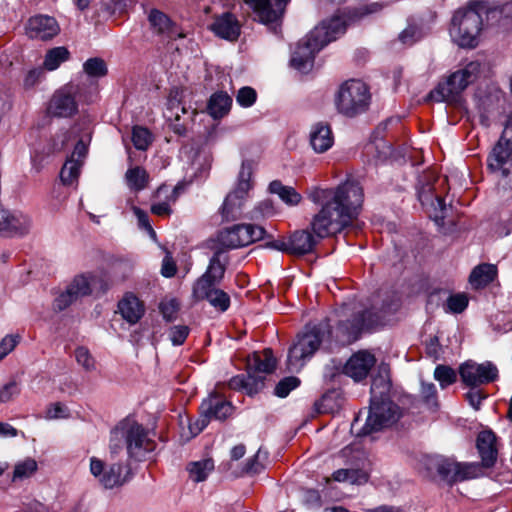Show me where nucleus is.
Instances as JSON below:
<instances>
[{
  "label": "nucleus",
  "instance_id": "nucleus-1",
  "mask_svg": "<svg viewBox=\"0 0 512 512\" xmlns=\"http://www.w3.org/2000/svg\"><path fill=\"white\" fill-rule=\"evenodd\" d=\"M336 327L332 330L328 319L318 323H309L297 335L296 341L289 348L287 368L289 371H299L322 345L333 339L341 345L356 341L364 329L371 328L379 317L370 310H355L344 305L338 312Z\"/></svg>",
  "mask_w": 512,
  "mask_h": 512
},
{
  "label": "nucleus",
  "instance_id": "nucleus-2",
  "mask_svg": "<svg viewBox=\"0 0 512 512\" xmlns=\"http://www.w3.org/2000/svg\"><path fill=\"white\" fill-rule=\"evenodd\" d=\"M363 198V189L356 181H346L335 189H314L309 199L321 208L310 224L313 233L325 238L341 232L358 216Z\"/></svg>",
  "mask_w": 512,
  "mask_h": 512
},
{
  "label": "nucleus",
  "instance_id": "nucleus-3",
  "mask_svg": "<svg viewBox=\"0 0 512 512\" xmlns=\"http://www.w3.org/2000/svg\"><path fill=\"white\" fill-rule=\"evenodd\" d=\"M345 31L346 22L339 16L323 21L300 40L292 54L291 66L303 73L309 71L313 66L315 55Z\"/></svg>",
  "mask_w": 512,
  "mask_h": 512
},
{
  "label": "nucleus",
  "instance_id": "nucleus-4",
  "mask_svg": "<svg viewBox=\"0 0 512 512\" xmlns=\"http://www.w3.org/2000/svg\"><path fill=\"white\" fill-rule=\"evenodd\" d=\"M488 13L484 1L472 0L457 10L452 18L450 35L462 48H474L479 44L483 15Z\"/></svg>",
  "mask_w": 512,
  "mask_h": 512
},
{
  "label": "nucleus",
  "instance_id": "nucleus-5",
  "mask_svg": "<svg viewBox=\"0 0 512 512\" xmlns=\"http://www.w3.org/2000/svg\"><path fill=\"white\" fill-rule=\"evenodd\" d=\"M126 447L129 458L141 460L152 452L155 443L148 437L147 430L134 419L126 418L111 431L109 449L116 455Z\"/></svg>",
  "mask_w": 512,
  "mask_h": 512
},
{
  "label": "nucleus",
  "instance_id": "nucleus-6",
  "mask_svg": "<svg viewBox=\"0 0 512 512\" xmlns=\"http://www.w3.org/2000/svg\"><path fill=\"white\" fill-rule=\"evenodd\" d=\"M276 368V360L270 349L263 352H254L248 356L246 362V375H237L230 379L229 387L234 390H243L248 395L258 393L263 389L266 376Z\"/></svg>",
  "mask_w": 512,
  "mask_h": 512
},
{
  "label": "nucleus",
  "instance_id": "nucleus-7",
  "mask_svg": "<svg viewBox=\"0 0 512 512\" xmlns=\"http://www.w3.org/2000/svg\"><path fill=\"white\" fill-rule=\"evenodd\" d=\"M253 169L254 164L252 161L245 160L242 162L241 169L237 178L236 187L226 196L219 210L222 216V221H234L241 216L244 204L249 198L250 191L253 187Z\"/></svg>",
  "mask_w": 512,
  "mask_h": 512
},
{
  "label": "nucleus",
  "instance_id": "nucleus-8",
  "mask_svg": "<svg viewBox=\"0 0 512 512\" xmlns=\"http://www.w3.org/2000/svg\"><path fill=\"white\" fill-rule=\"evenodd\" d=\"M335 103L338 112L345 116L354 117L363 113L370 103L368 87L361 80H348L340 86Z\"/></svg>",
  "mask_w": 512,
  "mask_h": 512
},
{
  "label": "nucleus",
  "instance_id": "nucleus-9",
  "mask_svg": "<svg viewBox=\"0 0 512 512\" xmlns=\"http://www.w3.org/2000/svg\"><path fill=\"white\" fill-rule=\"evenodd\" d=\"M480 67L481 64L477 61L469 62L463 68L452 73L445 83L431 91L429 97L437 102L455 101L457 96L477 79Z\"/></svg>",
  "mask_w": 512,
  "mask_h": 512
},
{
  "label": "nucleus",
  "instance_id": "nucleus-10",
  "mask_svg": "<svg viewBox=\"0 0 512 512\" xmlns=\"http://www.w3.org/2000/svg\"><path fill=\"white\" fill-rule=\"evenodd\" d=\"M400 416L399 407L390 399L370 401L369 414L358 435H368L394 424Z\"/></svg>",
  "mask_w": 512,
  "mask_h": 512
},
{
  "label": "nucleus",
  "instance_id": "nucleus-11",
  "mask_svg": "<svg viewBox=\"0 0 512 512\" xmlns=\"http://www.w3.org/2000/svg\"><path fill=\"white\" fill-rule=\"evenodd\" d=\"M90 472L105 489L123 486L131 479V470L121 463L106 464L97 457L90 458Z\"/></svg>",
  "mask_w": 512,
  "mask_h": 512
},
{
  "label": "nucleus",
  "instance_id": "nucleus-12",
  "mask_svg": "<svg viewBox=\"0 0 512 512\" xmlns=\"http://www.w3.org/2000/svg\"><path fill=\"white\" fill-rule=\"evenodd\" d=\"M265 233V229L261 226L236 224L221 230L217 239L221 246L228 249H236L262 240Z\"/></svg>",
  "mask_w": 512,
  "mask_h": 512
},
{
  "label": "nucleus",
  "instance_id": "nucleus-13",
  "mask_svg": "<svg viewBox=\"0 0 512 512\" xmlns=\"http://www.w3.org/2000/svg\"><path fill=\"white\" fill-rule=\"evenodd\" d=\"M233 406L222 395L211 393L200 405V419L190 426L194 434L200 433L212 420H224L232 414Z\"/></svg>",
  "mask_w": 512,
  "mask_h": 512
},
{
  "label": "nucleus",
  "instance_id": "nucleus-14",
  "mask_svg": "<svg viewBox=\"0 0 512 512\" xmlns=\"http://www.w3.org/2000/svg\"><path fill=\"white\" fill-rule=\"evenodd\" d=\"M461 381L469 388H479L494 382L498 378V369L490 361L477 363L468 360L459 367Z\"/></svg>",
  "mask_w": 512,
  "mask_h": 512
},
{
  "label": "nucleus",
  "instance_id": "nucleus-15",
  "mask_svg": "<svg viewBox=\"0 0 512 512\" xmlns=\"http://www.w3.org/2000/svg\"><path fill=\"white\" fill-rule=\"evenodd\" d=\"M487 166L512 184V141L502 136L488 155Z\"/></svg>",
  "mask_w": 512,
  "mask_h": 512
},
{
  "label": "nucleus",
  "instance_id": "nucleus-16",
  "mask_svg": "<svg viewBox=\"0 0 512 512\" xmlns=\"http://www.w3.org/2000/svg\"><path fill=\"white\" fill-rule=\"evenodd\" d=\"M31 218L21 211H10L0 205V236L15 237L29 233Z\"/></svg>",
  "mask_w": 512,
  "mask_h": 512
},
{
  "label": "nucleus",
  "instance_id": "nucleus-17",
  "mask_svg": "<svg viewBox=\"0 0 512 512\" xmlns=\"http://www.w3.org/2000/svg\"><path fill=\"white\" fill-rule=\"evenodd\" d=\"M25 32L30 39L47 41L59 34L60 26L54 17L37 14L27 20Z\"/></svg>",
  "mask_w": 512,
  "mask_h": 512
},
{
  "label": "nucleus",
  "instance_id": "nucleus-18",
  "mask_svg": "<svg viewBox=\"0 0 512 512\" xmlns=\"http://www.w3.org/2000/svg\"><path fill=\"white\" fill-rule=\"evenodd\" d=\"M228 261V256L223 250H216L210 258L206 271L197 279L193 288H204L219 285L224 278Z\"/></svg>",
  "mask_w": 512,
  "mask_h": 512
},
{
  "label": "nucleus",
  "instance_id": "nucleus-19",
  "mask_svg": "<svg viewBox=\"0 0 512 512\" xmlns=\"http://www.w3.org/2000/svg\"><path fill=\"white\" fill-rule=\"evenodd\" d=\"M263 24L277 22L284 14L290 0H244Z\"/></svg>",
  "mask_w": 512,
  "mask_h": 512
},
{
  "label": "nucleus",
  "instance_id": "nucleus-20",
  "mask_svg": "<svg viewBox=\"0 0 512 512\" xmlns=\"http://www.w3.org/2000/svg\"><path fill=\"white\" fill-rule=\"evenodd\" d=\"M147 19L151 30L158 36L168 40L184 37L169 16L156 8H152L147 12Z\"/></svg>",
  "mask_w": 512,
  "mask_h": 512
},
{
  "label": "nucleus",
  "instance_id": "nucleus-21",
  "mask_svg": "<svg viewBox=\"0 0 512 512\" xmlns=\"http://www.w3.org/2000/svg\"><path fill=\"white\" fill-rule=\"evenodd\" d=\"M209 29L217 37L233 42L240 36L241 24L234 14L225 12L214 17Z\"/></svg>",
  "mask_w": 512,
  "mask_h": 512
},
{
  "label": "nucleus",
  "instance_id": "nucleus-22",
  "mask_svg": "<svg viewBox=\"0 0 512 512\" xmlns=\"http://www.w3.org/2000/svg\"><path fill=\"white\" fill-rule=\"evenodd\" d=\"M78 105L71 88L65 87L58 90L50 100L48 111L52 116L70 117L77 112Z\"/></svg>",
  "mask_w": 512,
  "mask_h": 512
},
{
  "label": "nucleus",
  "instance_id": "nucleus-23",
  "mask_svg": "<svg viewBox=\"0 0 512 512\" xmlns=\"http://www.w3.org/2000/svg\"><path fill=\"white\" fill-rule=\"evenodd\" d=\"M374 364L375 357L369 352L361 351L354 354L347 361L344 366V373L355 381H360L366 378Z\"/></svg>",
  "mask_w": 512,
  "mask_h": 512
},
{
  "label": "nucleus",
  "instance_id": "nucleus-24",
  "mask_svg": "<svg viewBox=\"0 0 512 512\" xmlns=\"http://www.w3.org/2000/svg\"><path fill=\"white\" fill-rule=\"evenodd\" d=\"M497 437L491 430H483L477 436L476 447L484 467H492L496 463L498 449Z\"/></svg>",
  "mask_w": 512,
  "mask_h": 512
},
{
  "label": "nucleus",
  "instance_id": "nucleus-25",
  "mask_svg": "<svg viewBox=\"0 0 512 512\" xmlns=\"http://www.w3.org/2000/svg\"><path fill=\"white\" fill-rule=\"evenodd\" d=\"M193 296L197 300H207L220 312H225L230 307V296L217 286L193 288Z\"/></svg>",
  "mask_w": 512,
  "mask_h": 512
},
{
  "label": "nucleus",
  "instance_id": "nucleus-26",
  "mask_svg": "<svg viewBox=\"0 0 512 512\" xmlns=\"http://www.w3.org/2000/svg\"><path fill=\"white\" fill-rule=\"evenodd\" d=\"M418 198L422 205L430 204L434 209L433 218L440 224L445 218L446 205L444 199L435 194V187L430 182L423 184L418 190Z\"/></svg>",
  "mask_w": 512,
  "mask_h": 512
},
{
  "label": "nucleus",
  "instance_id": "nucleus-27",
  "mask_svg": "<svg viewBox=\"0 0 512 512\" xmlns=\"http://www.w3.org/2000/svg\"><path fill=\"white\" fill-rule=\"evenodd\" d=\"M309 138L311 147L316 153L326 152L334 143L330 125L323 122H318L311 127Z\"/></svg>",
  "mask_w": 512,
  "mask_h": 512
},
{
  "label": "nucleus",
  "instance_id": "nucleus-28",
  "mask_svg": "<svg viewBox=\"0 0 512 512\" xmlns=\"http://www.w3.org/2000/svg\"><path fill=\"white\" fill-rule=\"evenodd\" d=\"M122 317L130 324L137 323L144 314L141 301L132 294H127L118 304Z\"/></svg>",
  "mask_w": 512,
  "mask_h": 512
},
{
  "label": "nucleus",
  "instance_id": "nucleus-29",
  "mask_svg": "<svg viewBox=\"0 0 512 512\" xmlns=\"http://www.w3.org/2000/svg\"><path fill=\"white\" fill-rule=\"evenodd\" d=\"M316 240L307 230L295 231L289 236L290 254L305 255L313 251Z\"/></svg>",
  "mask_w": 512,
  "mask_h": 512
},
{
  "label": "nucleus",
  "instance_id": "nucleus-30",
  "mask_svg": "<svg viewBox=\"0 0 512 512\" xmlns=\"http://www.w3.org/2000/svg\"><path fill=\"white\" fill-rule=\"evenodd\" d=\"M391 382L388 369L380 367L371 384V401L390 399Z\"/></svg>",
  "mask_w": 512,
  "mask_h": 512
},
{
  "label": "nucleus",
  "instance_id": "nucleus-31",
  "mask_svg": "<svg viewBox=\"0 0 512 512\" xmlns=\"http://www.w3.org/2000/svg\"><path fill=\"white\" fill-rule=\"evenodd\" d=\"M97 281L98 276L94 273L79 274L72 279L66 289L73 292V295L80 299L92 293L93 286Z\"/></svg>",
  "mask_w": 512,
  "mask_h": 512
},
{
  "label": "nucleus",
  "instance_id": "nucleus-32",
  "mask_svg": "<svg viewBox=\"0 0 512 512\" xmlns=\"http://www.w3.org/2000/svg\"><path fill=\"white\" fill-rule=\"evenodd\" d=\"M214 468V460L208 457L189 462L186 466V471L191 481L199 483L205 481L214 471Z\"/></svg>",
  "mask_w": 512,
  "mask_h": 512
},
{
  "label": "nucleus",
  "instance_id": "nucleus-33",
  "mask_svg": "<svg viewBox=\"0 0 512 512\" xmlns=\"http://www.w3.org/2000/svg\"><path fill=\"white\" fill-rule=\"evenodd\" d=\"M231 105L232 98L226 92L220 91L211 95L207 110L214 119H219L230 111Z\"/></svg>",
  "mask_w": 512,
  "mask_h": 512
},
{
  "label": "nucleus",
  "instance_id": "nucleus-34",
  "mask_svg": "<svg viewBox=\"0 0 512 512\" xmlns=\"http://www.w3.org/2000/svg\"><path fill=\"white\" fill-rule=\"evenodd\" d=\"M496 276V267L491 264H481L475 267L469 277L470 284L478 289L491 283Z\"/></svg>",
  "mask_w": 512,
  "mask_h": 512
},
{
  "label": "nucleus",
  "instance_id": "nucleus-35",
  "mask_svg": "<svg viewBox=\"0 0 512 512\" xmlns=\"http://www.w3.org/2000/svg\"><path fill=\"white\" fill-rule=\"evenodd\" d=\"M127 186L134 191L145 189L149 182V174L141 166L130 167L125 173Z\"/></svg>",
  "mask_w": 512,
  "mask_h": 512
},
{
  "label": "nucleus",
  "instance_id": "nucleus-36",
  "mask_svg": "<svg viewBox=\"0 0 512 512\" xmlns=\"http://www.w3.org/2000/svg\"><path fill=\"white\" fill-rule=\"evenodd\" d=\"M269 191L279 196L287 205H297L300 203L301 195L291 186H285L280 181L274 180L269 185Z\"/></svg>",
  "mask_w": 512,
  "mask_h": 512
},
{
  "label": "nucleus",
  "instance_id": "nucleus-37",
  "mask_svg": "<svg viewBox=\"0 0 512 512\" xmlns=\"http://www.w3.org/2000/svg\"><path fill=\"white\" fill-rule=\"evenodd\" d=\"M70 52L66 47L59 46L50 49L44 59V68L53 71L57 69L63 62L69 59Z\"/></svg>",
  "mask_w": 512,
  "mask_h": 512
},
{
  "label": "nucleus",
  "instance_id": "nucleus-38",
  "mask_svg": "<svg viewBox=\"0 0 512 512\" xmlns=\"http://www.w3.org/2000/svg\"><path fill=\"white\" fill-rule=\"evenodd\" d=\"M332 476L335 481L358 485L366 483L368 480L367 474L358 469H339Z\"/></svg>",
  "mask_w": 512,
  "mask_h": 512
},
{
  "label": "nucleus",
  "instance_id": "nucleus-39",
  "mask_svg": "<svg viewBox=\"0 0 512 512\" xmlns=\"http://www.w3.org/2000/svg\"><path fill=\"white\" fill-rule=\"evenodd\" d=\"M81 166L82 162L80 160L70 157L60 171L61 181L66 185L72 184L78 178Z\"/></svg>",
  "mask_w": 512,
  "mask_h": 512
},
{
  "label": "nucleus",
  "instance_id": "nucleus-40",
  "mask_svg": "<svg viewBox=\"0 0 512 512\" xmlns=\"http://www.w3.org/2000/svg\"><path fill=\"white\" fill-rule=\"evenodd\" d=\"M438 474L446 481L457 482L459 463L450 459H440L436 463Z\"/></svg>",
  "mask_w": 512,
  "mask_h": 512
},
{
  "label": "nucleus",
  "instance_id": "nucleus-41",
  "mask_svg": "<svg viewBox=\"0 0 512 512\" xmlns=\"http://www.w3.org/2000/svg\"><path fill=\"white\" fill-rule=\"evenodd\" d=\"M37 470V462L32 458H26L16 463L13 472V481H19L31 477Z\"/></svg>",
  "mask_w": 512,
  "mask_h": 512
},
{
  "label": "nucleus",
  "instance_id": "nucleus-42",
  "mask_svg": "<svg viewBox=\"0 0 512 512\" xmlns=\"http://www.w3.org/2000/svg\"><path fill=\"white\" fill-rule=\"evenodd\" d=\"M434 378L442 389L452 385L457 380V374L453 368L447 365H437L434 370Z\"/></svg>",
  "mask_w": 512,
  "mask_h": 512
},
{
  "label": "nucleus",
  "instance_id": "nucleus-43",
  "mask_svg": "<svg viewBox=\"0 0 512 512\" xmlns=\"http://www.w3.org/2000/svg\"><path fill=\"white\" fill-rule=\"evenodd\" d=\"M83 70L88 76L96 78L103 77L108 72L105 61L98 57L88 59L83 64Z\"/></svg>",
  "mask_w": 512,
  "mask_h": 512
},
{
  "label": "nucleus",
  "instance_id": "nucleus-44",
  "mask_svg": "<svg viewBox=\"0 0 512 512\" xmlns=\"http://www.w3.org/2000/svg\"><path fill=\"white\" fill-rule=\"evenodd\" d=\"M132 142L136 149L146 150L152 142V135L147 128L135 126L132 130Z\"/></svg>",
  "mask_w": 512,
  "mask_h": 512
},
{
  "label": "nucleus",
  "instance_id": "nucleus-45",
  "mask_svg": "<svg viewBox=\"0 0 512 512\" xmlns=\"http://www.w3.org/2000/svg\"><path fill=\"white\" fill-rule=\"evenodd\" d=\"M76 362L86 371L93 372L96 370V361L90 351L84 347L79 346L74 352Z\"/></svg>",
  "mask_w": 512,
  "mask_h": 512
},
{
  "label": "nucleus",
  "instance_id": "nucleus-46",
  "mask_svg": "<svg viewBox=\"0 0 512 512\" xmlns=\"http://www.w3.org/2000/svg\"><path fill=\"white\" fill-rule=\"evenodd\" d=\"M424 36L423 29L416 24H408V26L399 34V40L404 45H413Z\"/></svg>",
  "mask_w": 512,
  "mask_h": 512
},
{
  "label": "nucleus",
  "instance_id": "nucleus-47",
  "mask_svg": "<svg viewBox=\"0 0 512 512\" xmlns=\"http://www.w3.org/2000/svg\"><path fill=\"white\" fill-rule=\"evenodd\" d=\"M300 385V380L295 376L285 377L275 386L274 393L276 396L284 398L292 390Z\"/></svg>",
  "mask_w": 512,
  "mask_h": 512
},
{
  "label": "nucleus",
  "instance_id": "nucleus-48",
  "mask_svg": "<svg viewBox=\"0 0 512 512\" xmlns=\"http://www.w3.org/2000/svg\"><path fill=\"white\" fill-rule=\"evenodd\" d=\"M481 473V467L476 463H459L457 482L476 478Z\"/></svg>",
  "mask_w": 512,
  "mask_h": 512
},
{
  "label": "nucleus",
  "instance_id": "nucleus-49",
  "mask_svg": "<svg viewBox=\"0 0 512 512\" xmlns=\"http://www.w3.org/2000/svg\"><path fill=\"white\" fill-rule=\"evenodd\" d=\"M447 308L452 313H461L468 306V298L465 294L451 295L447 299Z\"/></svg>",
  "mask_w": 512,
  "mask_h": 512
},
{
  "label": "nucleus",
  "instance_id": "nucleus-50",
  "mask_svg": "<svg viewBox=\"0 0 512 512\" xmlns=\"http://www.w3.org/2000/svg\"><path fill=\"white\" fill-rule=\"evenodd\" d=\"M190 329L186 325H175L169 330V339L175 346L182 345L187 336L189 335Z\"/></svg>",
  "mask_w": 512,
  "mask_h": 512
},
{
  "label": "nucleus",
  "instance_id": "nucleus-51",
  "mask_svg": "<svg viewBox=\"0 0 512 512\" xmlns=\"http://www.w3.org/2000/svg\"><path fill=\"white\" fill-rule=\"evenodd\" d=\"M256 98V91L251 87H242L236 95V101L242 107L252 106L255 103Z\"/></svg>",
  "mask_w": 512,
  "mask_h": 512
},
{
  "label": "nucleus",
  "instance_id": "nucleus-52",
  "mask_svg": "<svg viewBox=\"0 0 512 512\" xmlns=\"http://www.w3.org/2000/svg\"><path fill=\"white\" fill-rule=\"evenodd\" d=\"M132 210H133L134 215L137 218L139 228L147 231L148 234L150 235V237L155 239L156 233L150 224L148 214L144 210H142L136 206H133Z\"/></svg>",
  "mask_w": 512,
  "mask_h": 512
},
{
  "label": "nucleus",
  "instance_id": "nucleus-53",
  "mask_svg": "<svg viewBox=\"0 0 512 512\" xmlns=\"http://www.w3.org/2000/svg\"><path fill=\"white\" fill-rule=\"evenodd\" d=\"M19 393V384L15 380L9 381L0 388V403L11 401Z\"/></svg>",
  "mask_w": 512,
  "mask_h": 512
},
{
  "label": "nucleus",
  "instance_id": "nucleus-54",
  "mask_svg": "<svg viewBox=\"0 0 512 512\" xmlns=\"http://www.w3.org/2000/svg\"><path fill=\"white\" fill-rule=\"evenodd\" d=\"M77 300L78 298L73 295V292L69 291L68 289H65V291H63L54 300L53 308L56 311H63Z\"/></svg>",
  "mask_w": 512,
  "mask_h": 512
},
{
  "label": "nucleus",
  "instance_id": "nucleus-55",
  "mask_svg": "<svg viewBox=\"0 0 512 512\" xmlns=\"http://www.w3.org/2000/svg\"><path fill=\"white\" fill-rule=\"evenodd\" d=\"M159 308L163 317L167 321H172L176 317L179 305L175 299H171L161 302Z\"/></svg>",
  "mask_w": 512,
  "mask_h": 512
},
{
  "label": "nucleus",
  "instance_id": "nucleus-56",
  "mask_svg": "<svg viewBox=\"0 0 512 512\" xmlns=\"http://www.w3.org/2000/svg\"><path fill=\"white\" fill-rule=\"evenodd\" d=\"M18 336L7 335L0 342V361L5 358L18 344Z\"/></svg>",
  "mask_w": 512,
  "mask_h": 512
},
{
  "label": "nucleus",
  "instance_id": "nucleus-57",
  "mask_svg": "<svg viewBox=\"0 0 512 512\" xmlns=\"http://www.w3.org/2000/svg\"><path fill=\"white\" fill-rule=\"evenodd\" d=\"M66 417H68V410L61 403H53L46 410V419L53 420Z\"/></svg>",
  "mask_w": 512,
  "mask_h": 512
},
{
  "label": "nucleus",
  "instance_id": "nucleus-58",
  "mask_svg": "<svg viewBox=\"0 0 512 512\" xmlns=\"http://www.w3.org/2000/svg\"><path fill=\"white\" fill-rule=\"evenodd\" d=\"M262 456L261 449L258 450V452L247 461L245 466V471L249 474H258L262 471L264 468L263 463L260 461V458Z\"/></svg>",
  "mask_w": 512,
  "mask_h": 512
},
{
  "label": "nucleus",
  "instance_id": "nucleus-59",
  "mask_svg": "<svg viewBox=\"0 0 512 512\" xmlns=\"http://www.w3.org/2000/svg\"><path fill=\"white\" fill-rule=\"evenodd\" d=\"M274 213L271 201L265 200L260 202L254 209L252 218L268 217Z\"/></svg>",
  "mask_w": 512,
  "mask_h": 512
},
{
  "label": "nucleus",
  "instance_id": "nucleus-60",
  "mask_svg": "<svg viewBox=\"0 0 512 512\" xmlns=\"http://www.w3.org/2000/svg\"><path fill=\"white\" fill-rule=\"evenodd\" d=\"M486 398V395L478 388H470V390L466 394V399L469 404L475 408L479 409L481 401Z\"/></svg>",
  "mask_w": 512,
  "mask_h": 512
},
{
  "label": "nucleus",
  "instance_id": "nucleus-61",
  "mask_svg": "<svg viewBox=\"0 0 512 512\" xmlns=\"http://www.w3.org/2000/svg\"><path fill=\"white\" fill-rule=\"evenodd\" d=\"M421 394L428 404H436V387L433 383H422Z\"/></svg>",
  "mask_w": 512,
  "mask_h": 512
},
{
  "label": "nucleus",
  "instance_id": "nucleus-62",
  "mask_svg": "<svg viewBox=\"0 0 512 512\" xmlns=\"http://www.w3.org/2000/svg\"><path fill=\"white\" fill-rule=\"evenodd\" d=\"M42 75H43V70L41 68H34V69L30 70L24 79L25 87L34 86L39 81V79L42 77Z\"/></svg>",
  "mask_w": 512,
  "mask_h": 512
},
{
  "label": "nucleus",
  "instance_id": "nucleus-63",
  "mask_svg": "<svg viewBox=\"0 0 512 512\" xmlns=\"http://www.w3.org/2000/svg\"><path fill=\"white\" fill-rule=\"evenodd\" d=\"M303 500L308 505L319 506L321 497H320L318 491L313 490V489H308V490H305L303 493Z\"/></svg>",
  "mask_w": 512,
  "mask_h": 512
},
{
  "label": "nucleus",
  "instance_id": "nucleus-64",
  "mask_svg": "<svg viewBox=\"0 0 512 512\" xmlns=\"http://www.w3.org/2000/svg\"><path fill=\"white\" fill-rule=\"evenodd\" d=\"M23 509L25 512H49V508L37 500L27 503Z\"/></svg>",
  "mask_w": 512,
  "mask_h": 512
}]
</instances>
